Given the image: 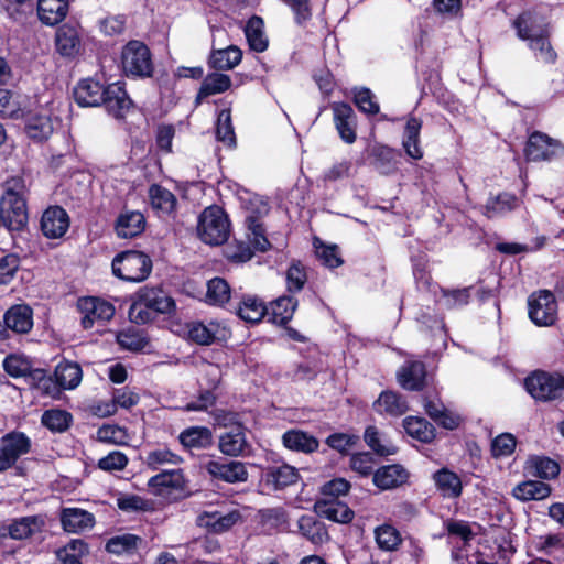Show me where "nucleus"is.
<instances>
[{
  "mask_svg": "<svg viewBox=\"0 0 564 564\" xmlns=\"http://www.w3.org/2000/svg\"><path fill=\"white\" fill-rule=\"evenodd\" d=\"M313 246L315 254L323 265L334 269L343 264V259L336 245H325L319 238L315 237Z\"/></svg>",
  "mask_w": 564,
  "mask_h": 564,
  "instance_id": "47",
  "label": "nucleus"
},
{
  "mask_svg": "<svg viewBox=\"0 0 564 564\" xmlns=\"http://www.w3.org/2000/svg\"><path fill=\"white\" fill-rule=\"evenodd\" d=\"M6 372L14 378L33 376L31 361L22 355H9L3 360Z\"/></svg>",
  "mask_w": 564,
  "mask_h": 564,
  "instance_id": "53",
  "label": "nucleus"
},
{
  "mask_svg": "<svg viewBox=\"0 0 564 564\" xmlns=\"http://www.w3.org/2000/svg\"><path fill=\"white\" fill-rule=\"evenodd\" d=\"M124 85L120 82L108 85L105 89L101 106L117 119L123 118L132 107Z\"/></svg>",
  "mask_w": 564,
  "mask_h": 564,
  "instance_id": "11",
  "label": "nucleus"
},
{
  "mask_svg": "<svg viewBox=\"0 0 564 564\" xmlns=\"http://www.w3.org/2000/svg\"><path fill=\"white\" fill-rule=\"evenodd\" d=\"M31 440L22 432H10L0 438V474L13 468L31 451Z\"/></svg>",
  "mask_w": 564,
  "mask_h": 564,
  "instance_id": "6",
  "label": "nucleus"
},
{
  "mask_svg": "<svg viewBox=\"0 0 564 564\" xmlns=\"http://www.w3.org/2000/svg\"><path fill=\"white\" fill-rule=\"evenodd\" d=\"M403 427L411 437L422 443H430L435 437L434 426L429 421L420 416L405 417L403 420Z\"/></svg>",
  "mask_w": 564,
  "mask_h": 564,
  "instance_id": "35",
  "label": "nucleus"
},
{
  "mask_svg": "<svg viewBox=\"0 0 564 564\" xmlns=\"http://www.w3.org/2000/svg\"><path fill=\"white\" fill-rule=\"evenodd\" d=\"M245 34L251 50L264 52L268 48L269 40L264 33V22L262 18L252 15L245 26Z\"/></svg>",
  "mask_w": 564,
  "mask_h": 564,
  "instance_id": "31",
  "label": "nucleus"
},
{
  "mask_svg": "<svg viewBox=\"0 0 564 564\" xmlns=\"http://www.w3.org/2000/svg\"><path fill=\"white\" fill-rule=\"evenodd\" d=\"M145 462L149 468L156 470L160 466L165 464H180L181 457L167 448H161L150 452Z\"/></svg>",
  "mask_w": 564,
  "mask_h": 564,
  "instance_id": "60",
  "label": "nucleus"
},
{
  "mask_svg": "<svg viewBox=\"0 0 564 564\" xmlns=\"http://www.w3.org/2000/svg\"><path fill=\"white\" fill-rule=\"evenodd\" d=\"M516 437L509 433L498 435L491 444V452L495 457L508 456L513 453L516 448Z\"/></svg>",
  "mask_w": 564,
  "mask_h": 564,
  "instance_id": "62",
  "label": "nucleus"
},
{
  "mask_svg": "<svg viewBox=\"0 0 564 564\" xmlns=\"http://www.w3.org/2000/svg\"><path fill=\"white\" fill-rule=\"evenodd\" d=\"M117 506L124 512H148L153 510V502L138 495H126L117 499Z\"/></svg>",
  "mask_w": 564,
  "mask_h": 564,
  "instance_id": "55",
  "label": "nucleus"
},
{
  "mask_svg": "<svg viewBox=\"0 0 564 564\" xmlns=\"http://www.w3.org/2000/svg\"><path fill=\"white\" fill-rule=\"evenodd\" d=\"M297 302L292 296H280L271 303L270 321L278 325L286 324L293 316Z\"/></svg>",
  "mask_w": 564,
  "mask_h": 564,
  "instance_id": "43",
  "label": "nucleus"
},
{
  "mask_svg": "<svg viewBox=\"0 0 564 564\" xmlns=\"http://www.w3.org/2000/svg\"><path fill=\"white\" fill-rule=\"evenodd\" d=\"M185 478L182 469L164 470L148 481L149 488L153 489L154 494L161 495L164 488L183 489Z\"/></svg>",
  "mask_w": 564,
  "mask_h": 564,
  "instance_id": "32",
  "label": "nucleus"
},
{
  "mask_svg": "<svg viewBox=\"0 0 564 564\" xmlns=\"http://www.w3.org/2000/svg\"><path fill=\"white\" fill-rule=\"evenodd\" d=\"M230 295L231 289L225 279L217 276L208 281L206 299L209 304L224 306Z\"/></svg>",
  "mask_w": 564,
  "mask_h": 564,
  "instance_id": "45",
  "label": "nucleus"
},
{
  "mask_svg": "<svg viewBox=\"0 0 564 564\" xmlns=\"http://www.w3.org/2000/svg\"><path fill=\"white\" fill-rule=\"evenodd\" d=\"M106 87L97 80L86 78L74 88L75 101L82 107L101 106Z\"/></svg>",
  "mask_w": 564,
  "mask_h": 564,
  "instance_id": "16",
  "label": "nucleus"
},
{
  "mask_svg": "<svg viewBox=\"0 0 564 564\" xmlns=\"http://www.w3.org/2000/svg\"><path fill=\"white\" fill-rule=\"evenodd\" d=\"M245 223L248 229L247 237L250 245L259 251H265L270 243L264 236V229L259 218L253 215H248Z\"/></svg>",
  "mask_w": 564,
  "mask_h": 564,
  "instance_id": "49",
  "label": "nucleus"
},
{
  "mask_svg": "<svg viewBox=\"0 0 564 564\" xmlns=\"http://www.w3.org/2000/svg\"><path fill=\"white\" fill-rule=\"evenodd\" d=\"M313 509L319 517L338 523H348L354 518V511L338 498L318 499Z\"/></svg>",
  "mask_w": 564,
  "mask_h": 564,
  "instance_id": "15",
  "label": "nucleus"
},
{
  "mask_svg": "<svg viewBox=\"0 0 564 564\" xmlns=\"http://www.w3.org/2000/svg\"><path fill=\"white\" fill-rule=\"evenodd\" d=\"M61 523L65 531L79 533L91 529L95 518L90 512L79 508H64L61 511Z\"/></svg>",
  "mask_w": 564,
  "mask_h": 564,
  "instance_id": "20",
  "label": "nucleus"
},
{
  "mask_svg": "<svg viewBox=\"0 0 564 564\" xmlns=\"http://www.w3.org/2000/svg\"><path fill=\"white\" fill-rule=\"evenodd\" d=\"M529 464L532 473L540 478H555L560 473L558 464L549 457L532 456Z\"/></svg>",
  "mask_w": 564,
  "mask_h": 564,
  "instance_id": "52",
  "label": "nucleus"
},
{
  "mask_svg": "<svg viewBox=\"0 0 564 564\" xmlns=\"http://www.w3.org/2000/svg\"><path fill=\"white\" fill-rule=\"evenodd\" d=\"M241 50L231 45L224 50L213 51L209 57V65L218 70H228L236 67L241 62Z\"/></svg>",
  "mask_w": 564,
  "mask_h": 564,
  "instance_id": "39",
  "label": "nucleus"
},
{
  "mask_svg": "<svg viewBox=\"0 0 564 564\" xmlns=\"http://www.w3.org/2000/svg\"><path fill=\"white\" fill-rule=\"evenodd\" d=\"M45 519L42 516H28L18 518L8 524L7 531L14 540H24L44 530Z\"/></svg>",
  "mask_w": 564,
  "mask_h": 564,
  "instance_id": "19",
  "label": "nucleus"
},
{
  "mask_svg": "<svg viewBox=\"0 0 564 564\" xmlns=\"http://www.w3.org/2000/svg\"><path fill=\"white\" fill-rule=\"evenodd\" d=\"M378 546L384 551H394L401 544L400 532L390 524H382L375 530Z\"/></svg>",
  "mask_w": 564,
  "mask_h": 564,
  "instance_id": "51",
  "label": "nucleus"
},
{
  "mask_svg": "<svg viewBox=\"0 0 564 564\" xmlns=\"http://www.w3.org/2000/svg\"><path fill=\"white\" fill-rule=\"evenodd\" d=\"M299 479L297 470L288 464L268 467L264 473V481L274 490L294 485Z\"/></svg>",
  "mask_w": 564,
  "mask_h": 564,
  "instance_id": "25",
  "label": "nucleus"
},
{
  "mask_svg": "<svg viewBox=\"0 0 564 564\" xmlns=\"http://www.w3.org/2000/svg\"><path fill=\"white\" fill-rule=\"evenodd\" d=\"M283 445L291 451L311 454L317 451L319 443L316 437L301 430H289L282 435Z\"/></svg>",
  "mask_w": 564,
  "mask_h": 564,
  "instance_id": "23",
  "label": "nucleus"
},
{
  "mask_svg": "<svg viewBox=\"0 0 564 564\" xmlns=\"http://www.w3.org/2000/svg\"><path fill=\"white\" fill-rule=\"evenodd\" d=\"M197 234L207 245L219 246L227 241L230 234L229 219L219 206L206 207L199 216Z\"/></svg>",
  "mask_w": 564,
  "mask_h": 564,
  "instance_id": "1",
  "label": "nucleus"
},
{
  "mask_svg": "<svg viewBox=\"0 0 564 564\" xmlns=\"http://www.w3.org/2000/svg\"><path fill=\"white\" fill-rule=\"evenodd\" d=\"M178 438L182 445L188 448H207L213 442L210 430L204 426L189 427L183 431Z\"/></svg>",
  "mask_w": 564,
  "mask_h": 564,
  "instance_id": "41",
  "label": "nucleus"
},
{
  "mask_svg": "<svg viewBox=\"0 0 564 564\" xmlns=\"http://www.w3.org/2000/svg\"><path fill=\"white\" fill-rule=\"evenodd\" d=\"M225 256L232 262L241 263L249 261L253 256V251L249 243L236 240L226 247Z\"/></svg>",
  "mask_w": 564,
  "mask_h": 564,
  "instance_id": "61",
  "label": "nucleus"
},
{
  "mask_svg": "<svg viewBox=\"0 0 564 564\" xmlns=\"http://www.w3.org/2000/svg\"><path fill=\"white\" fill-rule=\"evenodd\" d=\"M529 47L534 52L535 56L545 64H554L557 54L550 42V33H545L528 41Z\"/></svg>",
  "mask_w": 564,
  "mask_h": 564,
  "instance_id": "50",
  "label": "nucleus"
},
{
  "mask_svg": "<svg viewBox=\"0 0 564 564\" xmlns=\"http://www.w3.org/2000/svg\"><path fill=\"white\" fill-rule=\"evenodd\" d=\"M409 477L408 471L401 465H388L380 467L373 474V484L382 489L389 490L402 486Z\"/></svg>",
  "mask_w": 564,
  "mask_h": 564,
  "instance_id": "21",
  "label": "nucleus"
},
{
  "mask_svg": "<svg viewBox=\"0 0 564 564\" xmlns=\"http://www.w3.org/2000/svg\"><path fill=\"white\" fill-rule=\"evenodd\" d=\"M143 542V539L139 535L124 533L109 539L106 544V550L116 555L131 554L137 551Z\"/></svg>",
  "mask_w": 564,
  "mask_h": 564,
  "instance_id": "40",
  "label": "nucleus"
},
{
  "mask_svg": "<svg viewBox=\"0 0 564 564\" xmlns=\"http://www.w3.org/2000/svg\"><path fill=\"white\" fill-rule=\"evenodd\" d=\"M513 26L517 30V35L524 41H530L532 37L550 33L549 23L545 18L531 11L520 14L513 21Z\"/></svg>",
  "mask_w": 564,
  "mask_h": 564,
  "instance_id": "12",
  "label": "nucleus"
},
{
  "mask_svg": "<svg viewBox=\"0 0 564 564\" xmlns=\"http://www.w3.org/2000/svg\"><path fill=\"white\" fill-rule=\"evenodd\" d=\"M77 308L82 314V325L85 329L91 328L96 322H107L115 315L112 304L96 297L79 299Z\"/></svg>",
  "mask_w": 564,
  "mask_h": 564,
  "instance_id": "9",
  "label": "nucleus"
},
{
  "mask_svg": "<svg viewBox=\"0 0 564 564\" xmlns=\"http://www.w3.org/2000/svg\"><path fill=\"white\" fill-rule=\"evenodd\" d=\"M373 409L380 414L401 416L408 410L405 399L397 392L383 391L373 403Z\"/></svg>",
  "mask_w": 564,
  "mask_h": 564,
  "instance_id": "27",
  "label": "nucleus"
},
{
  "mask_svg": "<svg viewBox=\"0 0 564 564\" xmlns=\"http://www.w3.org/2000/svg\"><path fill=\"white\" fill-rule=\"evenodd\" d=\"M145 228V218L137 210L120 214L116 221L117 235L121 238H133L140 235Z\"/></svg>",
  "mask_w": 564,
  "mask_h": 564,
  "instance_id": "28",
  "label": "nucleus"
},
{
  "mask_svg": "<svg viewBox=\"0 0 564 564\" xmlns=\"http://www.w3.org/2000/svg\"><path fill=\"white\" fill-rule=\"evenodd\" d=\"M231 79L228 75L213 73L205 77L197 94V101L208 96L220 94L229 89Z\"/></svg>",
  "mask_w": 564,
  "mask_h": 564,
  "instance_id": "44",
  "label": "nucleus"
},
{
  "mask_svg": "<svg viewBox=\"0 0 564 564\" xmlns=\"http://www.w3.org/2000/svg\"><path fill=\"white\" fill-rule=\"evenodd\" d=\"M69 228V217L59 206L48 207L42 216L41 229L45 237L56 239L66 234Z\"/></svg>",
  "mask_w": 564,
  "mask_h": 564,
  "instance_id": "13",
  "label": "nucleus"
},
{
  "mask_svg": "<svg viewBox=\"0 0 564 564\" xmlns=\"http://www.w3.org/2000/svg\"><path fill=\"white\" fill-rule=\"evenodd\" d=\"M57 52L65 57H74L79 53L80 40L77 30L68 24L59 26L55 35Z\"/></svg>",
  "mask_w": 564,
  "mask_h": 564,
  "instance_id": "24",
  "label": "nucleus"
},
{
  "mask_svg": "<svg viewBox=\"0 0 564 564\" xmlns=\"http://www.w3.org/2000/svg\"><path fill=\"white\" fill-rule=\"evenodd\" d=\"M72 414L64 410H47L42 414V424L55 433L65 432L72 423Z\"/></svg>",
  "mask_w": 564,
  "mask_h": 564,
  "instance_id": "48",
  "label": "nucleus"
},
{
  "mask_svg": "<svg viewBox=\"0 0 564 564\" xmlns=\"http://www.w3.org/2000/svg\"><path fill=\"white\" fill-rule=\"evenodd\" d=\"M217 325L203 323H194L191 325L188 335L192 340L199 345H209L216 338Z\"/></svg>",
  "mask_w": 564,
  "mask_h": 564,
  "instance_id": "58",
  "label": "nucleus"
},
{
  "mask_svg": "<svg viewBox=\"0 0 564 564\" xmlns=\"http://www.w3.org/2000/svg\"><path fill=\"white\" fill-rule=\"evenodd\" d=\"M149 197L152 207L164 215L175 210L177 199L175 195L161 185L153 184L149 188Z\"/></svg>",
  "mask_w": 564,
  "mask_h": 564,
  "instance_id": "38",
  "label": "nucleus"
},
{
  "mask_svg": "<svg viewBox=\"0 0 564 564\" xmlns=\"http://www.w3.org/2000/svg\"><path fill=\"white\" fill-rule=\"evenodd\" d=\"M83 371L78 364L64 361L55 368V378L63 389H75L82 381Z\"/></svg>",
  "mask_w": 564,
  "mask_h": 564,
  "instance_id": "37",
  "label": "nucleus"
},
{
  "mask_svg": "<svg viewBox=\"0 0 564 564\" xmlns=\"http://www.w3.org/2000/svg\"><path fill=\"white\" fill-rule=\"evenodd\" d=\"M152 271L151 258L135 250L121 252L112 260L113 274L124 281L142 282Z\"/></svg>",
  "mask_w": 564,
  "mask_h": 564,
  "instance_id": "3",
  "label": "nucleus"
},
{
  "mask_svg": "<svg viewBox=\"0 0 564 564\" xmlns=\"http://www.w3.org/2000/svg\"><path fill=\"white\" fill-rule=\"evenodd\" d=\"M524 386L535 400L552 401L564 399V377L536 371L525 379Z\"/></svg>",
  "mask_w": 564,
  "mask_h": 564,
  "instance_id": "4",
  "label": "nucleus"
},
{
  "mask_svg": "<svg viewBox=\"0 0 564 564\" xmlns=\"http://www.w3.org/2000/svg\"><path fill=\"white\" fill-rule=\"evenodd\" d=\"M3 319L9 329L26 334L33 326V312L28 305H14L6 312Z\"/></svg>",
  "mask_w": 564,
  "mask_h": 564,
  "instance_id": "22",
  "label": "nucleus"
},
{
  "mask_svg": "<svg viewBox=\"0 0 564 564\" xmlns=\"http://www.w3.org/2000/svg\"><path fill=\"white\" fill-rule=\"evenodd\" d=\"M121 67L127 77H151L154 66L150 48L138 40L128 42L121 51Z\"/></svg>",
  "mask_w": 564,
  "mask_h": 564,
  "instance_id": "2",
  "label": "nucleus"
},
{
  "mask_svg": "<svg viewBox=\"0 0 564 564\" xmlns=\"http://www.w3.org/2000/svg\"><path fill=\"white\" fill-rule=\"evenodd\" d=\"M204 467L213 478L228 484L243 482L248 479V471L242 462L212 459Z\"/></svg>",
  "mask_w": 564,
  "mask_h": 564,
  "instance_id": "10",
  "label": "nucleus"
},
{
  "mask_svg": "<svg viewBox=\"0 0 564 564\" xmlns=\"http://www.w3.org/2000/svg\"><path fill=\"white\" fill-rule=\"evenodd\" d=\"M512 494L521 501L542 500L550 496L551 487L540 480H528L517 485Z\"/></svg>",
  "mask_w": 564,
  "mask_h": 564,
  "instance_id": "34",
  "label": "nucleus"
},
{
  "mask_svg": "<svg viewBox=\"0 0 564 564\" xmlns=\"http://www.w3.org/2000/svg\"><path fill=\"white\" fill-rule=\"evenodd\" d=\"M237 315L248 322L258 323L267 313V307L263 302L254 296H246L236 308Z\"/></svg>",
  "mask_w": 564,
  "mask_h": 564,
  "instance_id": "42",
  "label": "nucleus"
},
{
  "mask_svg": "<svg viewBox=\"0 0 564 564\" xmlns=\"http://www.w3.org/2000/svg\"><path fill=\"white\" fill-rule=\"evenodd\" d=\"M0 215L3 226L10 231L22 230L28 224L25 198L8 188L1 199Z\"/></svg>",
  "mask_w": 564,
  "mask_h": 564,
  "instance_id": "5",
  "label": "nucleus"
},
{
  "mask_svg": "<svg viewBox=\"0 0 564 564\" xmlns=\"http://www.w3.org/2000/svg\"><path fill=\"white\" fill-rule=\"evenodd\" d=\"M516 197L510 194H500L488 199L485 206V215L489 218L511 210L514 207Z\"/></svg>",
  "mask_w": 564,
  "mask_h": 564,
  "instance_id": "54",
  "label": "nucleus"
},
{
  "mask_svg": "<svg viewBox=\"0 0 564 564\" xmlns=\"http://www.w3.org/2000/svg\"><path fill=\"white\" fill-rule=\"evenodd\" d=\"M421 128L422 121L415 117H411L404 129L403 148L406 154L414 160H420L423 156V151L420 147Z\"/></svg>",
  "mask_w": 564,
  "mask_h": 564,
  "instance_id": "33",
  "label": "nucleus"
},
{
  "mask_svg": "<svg viewBox=\"0 0 564 564\" xmlns=\"http://www.w3.org/2000/svg\"><path fill=\"white\" fill-rule=\"evenodd\" d=\"M530 319L538 326H551L557 319V302L552 292L541 290L528 299Z\"/></svg>",
  "mask_w": 564,
  "mask_h": 564,
  "instance_id": "7",
  "label": "nucleus"
},
{
  "mask_svg": "<svg viewBox=\"0 0 564 564\" xmlns=\"http://www.w3.org/2000/svg\"><path fill=\"white\" fill-rule=\"evenodd\" d=\"M398 382L410 391L422 390L425 384L426 370L422 361H408L398 371Z\"/></svg>",
  "mask_w": 564,
  "mask_h": 564,
  "instance_id": "17",
  "label": "nucleus"
},
{
  "mask_svg": "<svg viewBox=\"0 0 564 564\" xmlns=\"http://www.w3.org/2000/svg\"><path fill=\"white\" fill-rule=\"evenodd\" d=\"M67 12V0H39L37 2V15L47 25L59 23Z\"/></svg>",
  "mask_w": 564,
  "mask_h": 564,
  "instance_id": "30",
  "label": "nucleus"
},
{
  "mask_svg": "<svg viewBox=\"0 0 564 564\" xmlns=\"http://www.w3.org/2000/svg\"><path fill=\"white\" fill-rule=\"evenodd\" d=\"M335 127L343 141L350 144L356 140V116L351 106L345 102L332 105Z\"/></svg>",
  "mask_w": 564,
  "mask_h": 564,
  "instance_id": "14",
  "label": "nucleus"
},
{
  "mask_svg": "<svg viewBox=\"0 0 564 564\" xmlns=\"http://www.w3.org/2000/svg\"><path fill=\"white\" fill-rule=\"evenodd\" d=\"M217 139L227 145L231 147L236 142L234 128L231 124L230 110L224 109L218 115L217 127H216Z\"/></svg>",
  "mask_w": 564,
  "mask_h": 564,
  "instance_id": "57",
  "label": "nucleus"
},
{
  "mask_svg": "<svg viewBox=\"0 0 564 564\" xmlns=\"http://www.w3.org/2000/svg\"><path fill=\"white\" fill-rule=\"evenodd\" d=\"M307 280L304 268L300 263H293L286 272V285L290 292H299Z\"/></svg>",
  "mask_w": 564,
  "mask_h": 564,
  "instance_id": "63",
  "label": "nucleus"
},
{
  "mask_svg": "<svg viewBox=\"0 0 564 564\" xmlns=\"http://www.w3.org/2000/svg\"><path fill=\"white\" fill-rule=\"evenodd\" d=\"M437 489L446 498H458L462 495V480L453 471L443 468L433 476Z\"/></svg>",
  "mask_w": 564,
  "mask_h": 564,
  "instance_id": "36",
  "label": "nucleus"
},
{
  "mask_svg": "<svg viewBox=\"0 0 564 564\" xmlns=\"http://www.w3.org/2000/svg\"><path fill=\"white\" fill-rule=\"evenodd\" d=\"M564 148L560 141L535 131L527 142L524 154L529 161H546L562 155Z\"/></svg>",
  "mask_w": 564,
  "mask_h": 564,
  "instance_id": "8",
  "label": "nucleus"
},
{
  "mask_svg": "<svg viewBox=\"0 0 564 564\" xmlns=\"http://www.w3.org/2000/svg\"><path fill=\"white\" fill-rule=\"evenodd\" d=\"M139 295L153 314H167L175 308L174 300L161 289H142Z\"/></svg>",
  "mask_w": 564,
  "mask_h": 564,
  "instance_id": "26",
  "label": "nucleus"
},
{
  "mask_svg": "<svg viewBox=\"0 0 564 564\" xmlns=\"http://www.w3.org/2000/svg\"><path fill=\"white\" fill-rule=\"evenodd\" d=\"M53 126L46 116H33L28 119L25 124V133L34 141L41 142L52 134Z\"/></svg>",
  "mask_w": 564,
  "mask_h": 564,
  "instance_id": "46",
  "label": "nucleus"
},
{
  "mask_svg": "<svg viewBox=\"0 0 564 564\" xmlns=\"http://www.w3.org/2000/svg\"><path fill=\"white\" fill-rule=\"evenodd\" d=\"M299 532L314 545H321L329 540V535L323 522L312 516H302L297 520Z\"/></svg>",
  "mask_w": 564,
  "mask_h": 564,
  "instance_id": "29",
  "label": "nucleus"
},
{
  "mask_svg": "<svg viewBox=\"0 0 564 564\" xmlns=\"http://www.w3.org/2000/svg\"><path fill=\"white\" fill-rule=\"evenodd\" d=\"M128 465V457L119 452L113 451L98 462V467L106 471L122 470Z\"/></svg>",
  "mask_w": 564,
  "mask_h": 564,
  "instance_id": "64",
  "label": "nucleus"
},
{
  "mask_svg": "<svg viewBox=\"0 0 564 564\" xmlns=\"http://www.w3.org/2000/svg\"><path fill=\"white\" fill-rule=\"evenodd\" d=\"M365 442L367 445L373 449L378 455L389 456L393 455L397 452V447L392 444H382L380 440V434L375 426H368L365 431L364 435Z\"/></svg>",
  "mask_w": 564,
  "mask_h": 564,
  "instance_id": "59",
  "label": "nucleus"
},
{
  "mask_svg": "<svg viewBox=\"0 0 564 564\" xmlns=\"http://www.w3.org/2000/svg\"><path fill=\"white\" fill-rule=\"evenodd\" d=\"M0 116L10 119H18L22 116L18 98L10 90L3 88H0Z\"/></svg>",
  "mask_w": 564,
  "mask_h": 564,
  "instance_id": "56",
  "label": "nucleus"
},
{
  "mask_svg": "<svg viewBox=\"0 0 564 564\" xmlns=\"http://www.w3.org/2000/svg\"><path fill=\"white\" fill-rule=\"evenodd\" d=\"M248 447L249 444L241 425L234 426L230 431L225 432L219 437L218 448L227 456H243Z\"/></svg>",
  "mask_w": 564,
  "mask_h": 564,
  "instance_id": "18",
  "label": "nucleus"
}]
</instances>
